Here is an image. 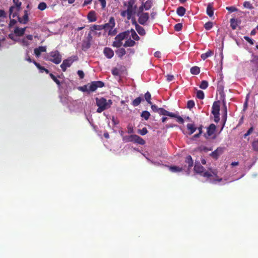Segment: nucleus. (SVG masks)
Listing matches in <instances>:
<instances>
[{
  "label": "nucleus",
  "mask_w": 258,
  "mask_h": 258,
  "mask_svg": "<svg viewBox=\"0 0 258 258\" xmlns=\"http://www.w3.org/2000/svg\"><path fill=\"white\" fill-rule=\"evenodd\" d=\"M194 171L196 173L200 174L201 175L208 178H210L212 177H214L215 178L213 180H211L210 179V182L213 183H215L216 181H221L222 180L221 178H217V172L215 170H211L210 171H205L204 168L200 164L199 162L196 163L194 166Z\"/></svg>",
  "instance_id": "f257e3e1"
},
{
  "label": "nucleus",
  "mask_w": 258,
  "mask_h": 258,
  "mask_svg": "<svg viewBox=\"0 0 258 258\" xmlns=\"http://www.w3.org/2000/svg\"><path fill=\"white\" fill-rule=\"evenodd\" d=\"M193 166V161L190 156H187L185 159V164L181 167L173 166L170 167L169 169L171 171L173 172H180L182 170L185 171L187 174H189L190 173V169Z\"/></svg>",
  "instance_id": "f03ea898"
},
{
  "label": "nucleus",
  "mask_w": 258,
  "mask_h": 258,
  "mask_svg": "<svg viewBox=\"0 0 258 258\" xmlns=\"http://www.w3.org/2000/svg\"><path fill=\"white\" fill-rule=\"evenodd\" d=\"M96 103L98 108L97 109L98 113H101L103 111L110 107L112 102L111 100H107L104 98H96Z\"/></svg>",
  "instance_id": "7ed1b4c3"
},
{
  "label": "nucleus",
  "mask_w": 258,
  "mask_h": 258,
  "mask_svg": "<svg viewBox=\"0 0 258 258\" xmlns=\"http://www.w3.org/2000/svg\"><path fill=\"white\" fill-rule=\"evenodd\" d=\"M48 59L55 64H59L61 61V55L57 50L53 51L48 55Z\"/></svg>",
  "instance_id": "20e7f679"
},
{
  "label": "nucleus",
  "mask_w": 258,
  "mask_h": 258,
  "mask_svg": "<svg viewBox=\"0 0 258 258\" xmlns=\"http://www.w3.org/2000/svg\"><path fill=\"white\" fill-rule=\"evenodd\" d=\"M77 59L78 57L77 56H71L69 57L68 59H64L60 65L62 70L63 72H65L67 68L70 67L73 62Z\"/></svg>",
  "instance_id": "39448f33"
},
{
  "label": "nucleus",
  "mask_w": 258,
  "mask_h": 258,
  "mask_svg": "<svg viewBox=\"0 0 258 258\" xmlns=\"http://www.w3.org/2000/svg\"><path fill=\"white\" fill-rule=\"evenodd\" d=\"M104 86V84L103 82L98 81H93L91 83L88 84L89 90L90 92H94L97 90L98 88H101Z\"/></svg>",
  "instance_id": "423d86ee"
},
{
  "label": "nucleus",
  "mask_w": 258,
  "mask_h": 258,
  "mask_svg": "<svg viewBox=\"0 0 258 258\" xmlns=\"http://www.w3.org/2000/svg\"><path fill=\"white\" fill-rule=\"evenodd\" d=\"M134 0H130L128 2L124 3V6L126 7V11L133 16L135 13L136 6L134 5Z\"/></svg>",
  "instance_id": "0eeeda50"
},
{
  "label": "nucleus",
  "mask_w": 258,
  "mask_h": 258,
  "mask_svg": "<svg viewBox=\"0 0 258 258\" xmlns=\"http://www.w3.org/2000/svg\"><path fill=\"white\" fill-rule=\"evenodd\" d=\"M138 16L139 17L138 21L141 25H145L149 19V15L148 13H138Z\"/></svg>",
  "instance_id": "6e6552de"
},
{
  "label": "nucleus",
  "mask_w": 258,
  "mask_h": 258,
  "mask_svg": "<svg viewBox=\"0 0 258 258\" xmlns=\"http://www.w3.org/2000/svg\"><path fill=\"white\" fill-rule=\"evenodd\" d=\"M103 29L105 30H109V34H110V31L115 26V21L113 17H110L108 23L103 25Z\"/></svg>",
  "instance_id": "1a4fd4ad"
},
{
  "label": "nucleus",
  "mask_w": 258,
  "mask_h": 258,
  "mask_svg": "<svg viewBox=\"0 0 258 258\" xmlns=\"http://www.w3.org/2000/svg\"><path fill=\"white\" fill-rule=\"evenodd\" d=\"M132 142L134 143H138L140 145H144L145 141L140 137L136 135H132Z\"/></svg>",
  "instance_id": "9d476101"
},
{
  "label": "nucleus",
  "mask_w": 258,
  "mask_h": 258,
  "mask_svg": "<svg viewBox=\"0 0 258 258\" xmlns=\"http://www.w3.org/2000/svg\"><path fill=\"white\" fill-rule=\"evenodd\" d=\"M224 151V148H218L216 150L213 152L210 155L215 159H217L218 157L221 155Z\"/></svg>",
  "instance_id": "9b49d317"
},
{
  "label": "nucleus",
  "mask_w": 258,
  "mask_h": 258,
  "mask_svg": "<svg viewBox=\"0 0 258 258\" xmlns=\"http://www.w3.org/2000/svg\"><path fill=\"white\" fill-rule=\"evenodd\" d=\"M220 111V105L219 102L218 101H215L213 103L212 108V113L213 114H219Z\"/></svg>",
  "instance_id": "f8f14e48"
},
{
  "label": "nucleus",
  "mask_w": 258,
  "mask_h": 258,
  "mask_svg": "<svg viewBox=\"0 0 258 258\" xmlns=\"http://www.w3.org/2000/svg\"><path fill=\"white\" fill-rule=\"evenodd\" d=\"M230 26L233 30H235L237 27L240 24L241 20L232 18L230 20Z\"/></svg>",
  "instance_id": "ddd939ff"
},
{
  "label": "nucleus",
  "mask_w": 258,
  "mask_h": 258,
  "mask_svg": "<svg viewBox=\"0 0 258 258\" xmlns=\"http://www.w3.org/2000/svg\"><path fill=\"white\" fill-rule=\"evenodd\" d=\"M46 51V46H41L38 48H36L34 50V52L36 57H38L42 52H44Z\"/></svg>",
  "instance_id": "4468645a"
},
{
  "label": "nucleus",
  "mask_w": 258,
  "mask_h": 258,
  "mask_svg": "<svg viewBox=\"0 0 258 258\" xmlns=\"http://www.w3.org/2000/svg\"><path fill=\"white\" fill-rule=\"evenodd\" d=\"M130 32L128 31L120 33L115 37V39L121 41L123 39L127 38Z\"/></svg>",
  "instance_id": "2eb2a0df"
},
{
  "label": "nucleus",
  "mask_w": 258,
  "mask_h": 258,
  "mask_svg": "<svg viewBox=\"0 0 258 258\" xmlns=\"http://www.w3.org/2000/svg\"><path fill=\"white\" fill-rule=\"evenodd\" d=\"M103 52H104L105 55L108 58H112L114 55L113 51L111 48H108V47H105L104 49Z\"/></svg>",
  "instance_id": "dca6fc26"
},
{
  "label": "nucleus",
  "mask_w": 258,
  "mask_h": 258,
  "mask_svg": "<svg viewBox=\"0 0 258 258\" xmlns=\"http://www.w3.org/2000/svg\"><path fill=\"white\" fill-rule=\"evenodd\" d=\"M18 21L20 23L26 24L29 21V17L28 12L27 11H24V15L22 18H19Z\"/></svg>",
  "instance_id": "f3484780"
},
{
  "label": "nucleus",
  "mask_w": 258,
  "mask_h": 258,
  "mask_svg": "<svg viewBox=\"0 0 258 258\" xmlns=\"http://www.w3.org/2000/svg\"><path fill=\"white\" fill-rule=\"evenodd\" d=\"M26 27L24 28L16 27L14 30L15 33L19 36H21L24 35L26 30Z\"/></svg>",
  "instance_id": "a211bd4d"
},
{
  "label": "nucleus",
  "mask_w": 258,
  "mask_h": 258,
  "mask_svg": "<svg viewBox=\"0 0 258 258\" xmlns=\"http://www.w3.org/2000/svg\"><path fill=\"white\" fill-rule=\"evenodd\" d=\"M88 20L90 22H95L96 21L95 12L94 11L90 12L87 16Z\"/></svg>",
  "instance_id": "6ab92c4d"
},
{
  "label": "nucleus",
  "mask_w": 258,
  "mask_h": 258,
  "mask_svg": "<svg viewBox=\"0 0 258 258\" xmlns=\"http://www.w3.org/2000/svg\"><path fill=\"white\" fill-rule=\"evenodd\" d=\"M136 30L140 35L143 36L146 34L144 28L137 24H136Z\"/></svg>",
  "instance_id": "aec40b11"
},
{
  "label": "nucleus",
  "mask_w": 258,
  "mask_h": 258,
  "mask_svg": "<svg viewBox=\"0 0 258 258\" xmlns=\"http://www.w3.org/2000/svg\"><path fill=\"white\" fill-rule=\"evenodd\" d=\"M135 44L136 42L134 40H132L130 38L125 41L123 46L124 47H132L135 45Z\"/></svg>",
  "instance_id": "412c9836"
},
{
  "label": "nucleus",
  "mask_w": 258,
  "mask_h": 258,
  "mask_svg": "<svg viewBox=\"0 0 258 258\" xmlns=\"http://www.w3.org/2000/svg\"><path fill=\"white\" fill-rule=\"evenodd\" d=\"M207 15L211 17L214 15V9L211 4H209L207 7Z\"/></svg>",
  "instance_id": "4be33fe9"
},
{
  "label": "nucleus",
  "mask_w": 258,
  "mask_h": 258,
  "mask_svg": "<svg viewBox=\"0 0 258 258\" xmlns=\"http://www.w3.org/2000/svg\"><path fill=\"white\" fill-rule=\"evenodd\" d=\"M216 130V125L214 124H211L207 128V134L208 136H210L213 135Z\"/></svg>",
  "instance_id": "5701e85b"
},
{
  "label": "nucleus",
  "mask_w": 258,
  "mask_h": 258,
  "mask_svg": "<svg viewBox=\"0 0 258 258\" xmlns=\"http://www.w3.org/2000/svg\"><path fill=\"white\" fill-rule=\"evenodd\" d=\"M187 128L189 131V134H192L196 130L197 127L195 126L194 124L188 123L187 124Z\"/></svg>",
  "instance_id": "b1692460"
},
{
  "label": "nucleus",
  "mask_w": 258,
  "mask_h": 258,
  "mask_svg": "<svg viewBox=\"0 0 258 258\" xmlns=\"http://www.w3.org/2000/svg\"><path fill=\"white\" fill-rule=\"evenodd\" d=\"M213 52L211 50H208L207 52L201 54V57L203 60H205L207 58L212 56Z\"/></svg>",
  "instance_id": "393cba45"
},
{
  "label": "nucleus",
  "mask_w": 258,
  "mask_h": 258,
  "mask_svg": "<svg viewBox=\"0 0 258 258\" xmlns=\"http://www.w3.org/2000/svg\"><path fill=\"white\" fill-rule=\"evenodd\" d=\"M177 14L179 16H183L185 13V9L182 7H179L177 9Z\"/></svg>",
  "instance_id": "a878e982"
},
{
  "label": "nucleus",
  "mask_w": 258,
  "mask_h": 258,
  "mask_svg": "<svg viewBox=\"0 0 258 258\" xmlns=\"http://www.w3.org/2000/svg\"><path fill=\"white\" fill-rule=\"evenodd\" d=\"M190 73L193 75H198L200 72V68L197 66L193 67L190 69Z\"/></svg>",
  "instance_id": "bb28decb"
},
{
  "label": "nucleus",
  "mask_w": 258,
  "mask_h": 258,
  "mask_svg": "<svg viewBox=\"0 0 258 258\" xmlns=\"http://www.w3.org/2000/svg\"><path fill=\"white\" fill-rule=\"evenodd\" d=\"M251 62L255 67V69L257 70L258 69V56H254Z\"/></svg>",
  "instance_id": "cd10ccee"
},
{
  "label": "nucleus",
  "mask_w": 258,
  "mask_h": 258,
  "mask_svg": "<svg viewBox=\"0 0 258 258\" xmlns=\"http://www.w3.org/2000/svg\"><path fill=\"white\" fill-rule=\"evenodd\" d=\"M251 146L253 150L258 152V139L253 140L251 143Z\"/></svg>",
  "instance_id": "c85d7f7f"
},
{
  "label": "nucleus",
  "mask_w": 258,
  "mask_h": 258,
  "mask_svg": "<svg viewBox=\"0 0 258 258\" xmlns=\"http://www.w3.org/2000/svg\"><path fill=\"white\" fill-rule=\"evenodd\" d=\"M143 5L144 9L146 10H148L152 7V2L151 0H148Z\"/></svg>",
  "instance_id": "c756f323"
},
{
  "label": "nucleus",
  "mask_w": 258,
  "mask_h": 258,
  "mask_svg": "<svg viewBox=\"0 0 258 258\" xmlns=\"http://www.w3.org/2000/svg\"><path fill=\"white\" fill-rule=\"evenodd\" d=\"M143 100V99L140 97H137L133 101L132 105L134 106H137L141 103Z\"/></svg>",
  "instance_id": "7c9ffc66"
},
{
  "label": "nucleus",
  "mask_w": 258,
  "mask_h": 258,
  "mask_svg": "<svg viewBox=\"0 0 258 258\" xmlns=\"http://www.w3.org/2000/svg\"><path fill=\"white\" fill-rule=\"evenodd\" d=\"M116 53L119 57H121L122 56L125 54L126 51L124 48H121L116 51Z\"/></svg>",
  "instance_id": "2f4dec72"
},
{
  "label": "nucleus",
  "mask_w": 258,
  "mask_h": 258,
  "mask_svg": "<svg viewBox=\"0 0 258 258\" xmlns=\"http://www.w3.org/2000/svg\"><path fill=\"white\" fill-rule=\"evenodd\" d=\"M130 33L131 34V37L133 38L134 40H139L140 39L139 36L137 35L134 29H131Z\"/></svg>",
  "instance_id": "473e14b6"
},
{
  "label": "nucleus",
  "mask_w": 258,
  "mask_h": 258,
  "mask_svg": "<svg viewBox=\"0 0 258 258\" xmlns=\"http://www.w3.org/2000/svg\"><path fill=\"white\" fill-rule=\"evenodd\" d=\"M121 15L124 17H126L128 20H130L132 16V15L130 14L126 10L121 12Z\"/></svg>",
  "instance_id": "72a5a7b5"
},
{
  "label": "nucleus",
  "mask_w": 258,
  "mask_h": 258,
  "mask_svg": "<svg viewBox=\"0 0 258 258\" xmlns=\"http://www.w3.org/2000/svg\"><path fill=\"white\" fill-rule=\"evenodd\" d=\"M145 100L148 102V103L149 104H150V105H152V102L151 101V94L149 92H147L145 94Z\"/></svg>",
  "instance_id": "f704fd0d"
},
{
  "label": "nucleus",
  "mask_w": 258,
  "mask_h": 258,
  "mask_svg": "<svg viewBox=\"0 0 258 258\" xmlns=\"http://www.w3.org/2000/svg\"><path fill=\"white\" fill-rule=\"evenodd\" d=\"M150 116V113L148 111H144L141 114V116L145 118L146 120H148Z\"/></svg>",
  "instance_id": "c9c22d12"
},
{
  "label": "nucleus",
  "mask_w": 258,
  "mask_h": 258,
  "mask_svg": "<svg viewBox=\"0 0 258 258\" xmlns=\"http://www.w3.org/2000/svg\"><path fill=\"white\" fill-rule=\"evenodd\" d=\"M208 87V82L207 81H202L200 88L202 89H206Z\"/></svg>",
  "instance_id": "e433bc0d"
},
{
  "label": "nucleus",
  "mask_w": 258,
  "mask_h": 258,
  "mask_svg": "<svg viewBox=\"0 0 258 258\" xmlns=\"http://www.w3.org/2000/svg\"><path fill=\"white\" fill-rule=\"evenodd\" d=\"M46 7L47 5L46 3L44 2H41L39 4L38 9L41 11H43L46 8Z\"/></svg>",
  "instance_id": "4c0bfd02"
},
{
  "label": "nucleus",
  "mask_w": 258,
  "mask_h": 258,
  "mask_svg": "<svg viewBox=\"0 0 258 258\" xmlns=\"http://www.w3.org/2000/svg\"><path fill=\"white\" fill-rule=\"evenodd\" d=\"M197 97L200 99H203L205 97L204 93L201 90H199L197 92Z\"/></svg>",
  "instance_id": "58836bf2"
},
{
  "label": "nucleus",
  "mask_w": 258,
  "mask_h": 258,
  "mask_svg": "<svg viewBox=\"0 0 258 258\" xmlns=\"http://www.w3.org/2000/svg\"><path fill=\"white\" fill-rule=\"evenodd\" d=\"M103 29V25H93L91 27V30L92 31L94 30H101Z\"/></svg>",
  "instance_id": "ea45409f"
},
{
  "label": "nucleus",
  "mask_w": 258,
  "mask_h": 258,
  "mask_svg": "<svg viewBox=\"0 0 258 258\" xmlns=\"http://www.w3.org/2000/svg\"><path fill=\"white\" fill-rule=\"evenodd\" d=\"M213 25V24L212 22H208L205 24L204 27L206 30H208L212 28Z\"/></svg>",
  "instance_id": "a19ab883"
},
{
  "label": "nucleus",
  "mask_w": 258,
  "mask_h": 258,
  "mask_svg": "<svg viewBox=\"0 0 258 258\" xmlns=\"http://www.w3.org/2000/svg\"><path fill=\"white\" fill-rule=\"evenodd\" d=\"M80 90H81L83 92H87L88 93H90V91L89 90L88 84L80 87Z\"/></svg>",
  "instance_id": "79ce46f5"
},
{
  "label": "nucleus",
  "mask_w": 258,
  "mask_h": 258,
  "mask_svg": "<svg viewBox=\"0 0 258 258\" xmlns=\"http://www.w3.org/2000/svg\"><path fill=\"white\" fill-rule=\"evenodd\" d=\"M122 45V43L121 41H119L118 40H115V41L113 42L112 45L114 47H119Z\"/></svg>",
  "instance_id": "37998d69"
},
{
  "label": "nucleus",
  "mask_w": 258,
  "mask_h": 258,
  "mask_svg": "<svg viewBox=\"0 0 258 258\" xmlns=\"http://www.w3.org/2000/svg\"><path fill=\"white\" fill-rule=\"evenodd\" d=\"M195 106V102L192 100H189L187 103V107L191 109Z\"/></svg>",
  "instance_id": "c03bdc74"
},
{
  "label": "nucleus",
  "mask_w": 258,
  "mask_h": 258,
  "mask_svg": "<svg viewBox=\"0 0 258 258\" xmlns=\"http://www.w3.org/2000/svg\"><path fill=\"white\" fill-rule=\"evenodd\" d=\"M50 77L58 85H60V81L57 79V78L54 76L52 74H49Z\"/></svg>",
  "instance_id": "a18cd8bd"
},
{
  "label": "nucleus",
  "mask_w": 258,
  "mask_h": 258,
  "mask_svg": "<svg viewBox=\"0 0 258 258\" xmlns=\"http://www.w3.org/2000/svg\"><path fill=\"white\" fill-rule=\"evenodd\" d=\"M182 25L181 23L176 24L174 26V29L176 31H179L182 29Z\"/></svg>",
  "instance_id": "49530a36"
},
{
  "label": "nucleus",
  "mask_w": 258,
  "mask_h": 258,
  "mask_svg": "<svg viewBox=\"0 0 258 258\" xmlns=\"http://www.w3.org/2000/svg\"><path fill=\"white\" fill-rule=\"evenodd\" d=\"M138 133L141 135H145L147 134L148 130L146 127H144L142 130H139Z\"/></svg>",
  "instance_id": "de8ad7c7"
},
{
  "label": "nucleus",
  "mask_w": 258,
  "mask_h": 258,
  "mask_svg": "<svg viewBox=\"0 0 258 258\" xmlns=\"http://www.w3.org/2000/svg\"><path fill=\"white\" fill-rule=\"evenodd\" d=\"M168 111L166 110L165 109L162 108H159V113L160 114V115H166L167 116V114L168 113Z\"/></svg>",
  "instance_id": "09e8293b"
},
{
  "label": "nucleus",
  "mask_w": 258,
  "mask_h": 258,
  "mask_svg": "<svg viewBox=\"0 0 258 258\" xmlns=\"http://www.w3.org/2000/svg\"><path fill=\"white\" fill-rule=\"evenodd\" d=\"M243 6L245 8H248L249 9H252L253 8L252 5L248 2H244L243 4Z\"/></svg>",
  "instance_id": "8fccbe9b"
},
{
  "label": "nucleus",
  "mask_w": 258,
  "mask_h": 258,
  "mask_svg": "<svg viewBox=\"0 0 258 258\" xmlns=\"http://www.w3.org/2000/svg\"><path fill=\"white\" fill-rule=\"evenodd\" d=\"M132 135L129 136H125L123 138V140L126 142H132Z\"/></svg>",
  "instance_id": "3c124183"
},
{
  "label": "nucleus",
  "mask_w": 258,
  "mask_h": 258,
  "mask_svg": "<svg viewBox=\"0 0 258 258\" xmlns=\"http://www.w3.org/2000/svg\"><path fill=\"white\" fill-rule=\"evenodd\" d=\"M253 127H251L250 128H249V130L247 131V132H246V133H245L243 137L244 138H245L247 136H249L250 134L252 133V132H253Z\"/></svg>",
  "instance_id": "603ef678"
},
{
  "label": "nucleus",
  "mask_w": 258,
  "mask_h": 258,
  "mask_svg": "<svg viewBox=\"0 0 258 258\" xmlns=\"http://www.w3.org/2000/svg\"><path fill=\"white\" fill-rule=\"evenodd\" d=\"M112 74L114 76H118L119 75V71L117 68H114L112 70Z\"/></svg>",
  "instance_id": "864d4df0"
},
{
  "label": "nucleus",
  "mask_w": 258,
  "mask_h": 258,
  "mask_svg": "<svg viewBox=\"0 0 258 258\" xmlns=\"http://www.w3.org/2000/svg\"><path fill=\"white\" fill-rule=\"evenodd\" d=\"M151 108L152 109V110L155 112H159V108H158L156 105H153L152 104L151 105Z\"/></svg>",
  "instance_id": "5fc2aeb1"
},
{
  "label": "nucleus",
  "mask_w": 258,
  "mask_h": 258,
  "mask_svg": "<svg viewBox=\"0 0 258 258\" xmlns=\"http://www.w3.org/2000/svg\"><path fill=\"white\" fill-rule=\"evenodd\" d=\"M226 9L230 12H234L237 11V9L234 7H226Z\"/></svg>",
  "instance_id": "6e6d98bb"
},
{
  "label": "nucleus",
  "mask_w": 258,
  "mask_h": 258,
  "mask_svg": "<svg viewBox=\"0 0 258 258\" xmlns=\"http://www.w3.org/2000/svg\"><path fill=\"white\" fill-rule=\"evenodd\" d=\"M13 2L17 7L18 8L21 7L22 3L21 2H19V0H13Z\"/></svg>",
  "instance_id": "4d7b16f0"
},
{
  "label": "nucleus",
  "mask_w": 258,
  "mask_h": 258,
  "mask_svg": "<svg viewBox=\"0 0 258 258\" xmlns=\"http://www.w3.org/2000/svg\"><path fill=\"white\" fill-rule=\"evenodd\" d=\"M25 60L29 61V62H33L30 58V56H29V54H28V51H27L26 52V56H25Z\"/></svg>",
  "instance_id": "13d9d810"
},
{
  "label": "nucleus",
  "mask_w": 258,
  "mask_h": 258,
  "mask_svg": "<svg viewBox=\"0 0 258 258\" xmlns=\"http://www.w3.org/2000/svg\"><path fill=\"white\" fill-rule=\"evenodd\" d=\"M77 74L81 79H83L84 77V73L83 71L79 70L78 71Z\"/></svg>",
  "instance_id": "bf43d9fd"
},
{
  "label": "nucleus",
  "mask_w": 258,
  "mask_h": 258,
  "mask_svg": "<svg viewBox=\"0 0 258 258\" xmlns=\"http://www.w3.org/2000/svg\"><path fill=\"white\" fill-rule=\"evenodd\" d=\"M245 40H246L247 42H248L251 44H253V40L248 37V36H244V37Z\"/></svg>",
  "instance_id": "052dcab7"
},
{
  "label": "nucleus",
  "mask_w": 258,
  "mask_h": 258,
  "mask_svg": "<svg viewBox=\"0 0 258 258\" xmlns=\"http://www.w3.org/2000/svg\"><path fill=\"white\" fill-rule=\"evenodd\" d=\"M224 113L227 114V109L224 100H223Z\"/></svg>",
  "instance_id": "680f3d73"
},
{
  "label": "nucleus",
  "mask_w": 258,
  "mask_h": 258,
  "mask_svg": "<svg viewBox=\"0 0 258 258\" xmlns=\"http://www.w3.org/2000/svg\"><path fill=\"white\" fill-rule=\"evenodd\" d=\"M14 7H11L10 8V10H9V12H10V17H11V15H12V17L13 18H14L15 17V14H13V9H14Z\"/></svg>",
  "instance_id": "e2e57ef3"
},
{
  "label": "nucleus",
  "mask_w": 258,
  "mask_h": 258,
  "mask_svg": "<svg viewBox=\"0 0 258 258\" xmlns=\"http://www.w3.org/2000/svg\"><path fill=\"white\" fill-rule=\"evenodd\" d=\"M167 80L168 82L172 81L174 79V76L171 75H168L167 76Z\"/></svg>",
  "instance_id": "0e129e2a"
},
{
  "label": "nucleus",
  "mask_w": 258,
  "mask_h": 258,
  "mask_svg": "<svg viewBox=\"0 0 258 258\" xmlns=\"http://www.w3.org/2000/svg\"><path fill=\"white\" fill-rule=\"evenodd\" d=\"M175 118H177V121L180 122V123H183L184 122V120L181 116H176V117Z\"/></svg>",
  "instance_id": "69168bd1"
},
{
  "label": "nucleus",
  "mask_w": 258,
  "mask_h": 258,
  "mask_svg": "<svg viewBox=\"0 0 258 258\" xmlns=\"http://www.w3.org/2000/svg\"><path fill=\"white\" fill-rule=\"evenodd\" d=\"M100 3L102 8H104L106 7V1L105 0H98Z\"/></svg>",
  "instance_id": "338daca9"
},
{
  "label": "nucleus",
  "mask_w": 258,
  "mask_h": 258,
  "mask_svg": "<svg viewBox=\"0 0 258 258\" xmlns=\"http://www.w3.org/2000/svg\"><path fill=\"white\" fill-rule=\"evenodd\" d=\"M214 117V121L218 122L220 120L219 114H213Z\"/></svg>",
  "instance_id": "774afa93"
}]
</instances>
